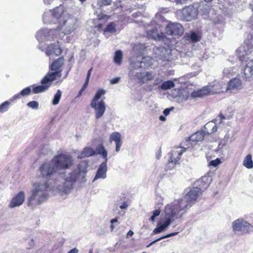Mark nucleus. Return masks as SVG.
<instances>
[{"label": "nucleus", "mask_w": 253, "mask_h": 253, "mask_svg": "<svg viewBox=\"0 0 253 253\" xmlns=\"http://www.w3.org/2000/svg\"><path fill=\"white\" fill-rule=\"evenodd\" d=\"M87 167V162L83 161L78 164L77 169L60 173L61 183H57V189L65 193H69L75 182L77 181H84Z\"/></svg>", "instance_id": "obj_1"}, {"label": "nucleus", "mask_w": 253, "mask_h": 253, "mask_svg": "<svg viewBox=\"0 0 253 253\" xmlns=\"http://www.w3.org/2000/svg\"><path fill=\"white\" fill-rule=\"evenodd\" d=\"M201 194V188L193 187L182 198L178 200L174 201L169 205L171 206V208L176 212L175 214L176 216L180 215L182 217Z\"/></svg>", "instance_id": "obj_2"}, {"label": "nucleus", "mask_w": 253, "mask_h": 253, "mask_svg": "<svg viewBox=\"0 0 253 253\" xmlns=\"http://www.w3.org/2000/svg\"><path fill=\"white\" fill-rule=\"evenodd\" d=\"M49 184L45 180L34 183L31 195L27 199V205L33 209L44 202L48 196Z\"/></svg>", "instance_id": "obj_3"}, {"label": "nucleus", "mask_w": 253, "mask_h": 253, "mask_svg": "<svg viewBox=\"0 0 253 253\" xmlns=\"http://www.w3.org/2000/svg\"><path fill=\"white\" fill-rule=\"evenodd\" d=\"M68 13L65 10L63 5H60L52 10H49L44 12L43 15V21L45 24H60V21H62Z\"/></svg>", "instance_id": "obj_4"}, {"label": "nucleus", "mask_w": 253, "mask_h": 253, "mask_svg": "<svg viewBox=\"0 0 253 253\" xmlns=\"http://www.w3.org/2000/svg\"><path fill=\"white\" fill-rule=\"evenodd\" d=\"M176 212L171 208V206L168 205L166 207L164 217L158 223L157 227L153 230V234H156L161 233L173 221L182 217L180 215L176 216Z\"/></svg>", "instance_id": "obj_5"}, {"label": "nucleus", "mask_w": 253, "mask_h": 253, "mask_svg": "<svg viewBox=\"0 0 253 253\" xmlns=\"http://www.w3.org/2000/svg\"><path fill=\"white\" fill-rule=\"evenodd\" d=\"M61 77L60 71L48 73L41 80V85L33 87V92L34 94H38L46 91L51 85L53 81L59 79Z\"/></svg>", "instance_id": "obj_6"}, {"label": "nucleus", "mask_w": 253, "mask_h": 253, "mask_svg": "<svg viewBox=\"0 0 253 253\" xmlns=\"http://www.w3.org/2000/svg\"><path fill=\"white\" fill-rule=\"evenodd\" d=\"M77 22L76 17L68 14L62 21H60L57 28L61 30L64 34H69L77 28Z\"/></svg>", "instance_id": "obj_7"}, {"label": "nucleus", "mask_w": 253, "mask_h": 253, "mask_svg": "<svg viewBox=\"0 0 253 253\" xmlns=\"http://www.w3.org/2000/svg\"><path fill=\"white\" fill-rule=\"evenodd\" d=\"M252 31L245 40L244 44L240 46L237 52L241 60H245V56L252 53L253 49V26L252 24Z\"/></svg>", "instance_id": "obj_8"}, {"label": "nucleus", "mask_w": 253, "mask_h": 253, "mask_svg": "<svg viewBox=\"0 0 253 253\" xmlns=\"http://www.w3.org/2000/svg\"><path fill=\"white\" fill-rule=\"evenodd\" d=\"M52 160L57 170L69 169L74 163L73 158L67 154L56 155Z\"/></svg>", "instance_id": "obj_9"}, {"label": "nucleus", "mask_w": 253, "mask_h": 253, "mask_svg": "<svg viewBox=\"0 0 253 253\" xmlns=\"http://www.w3.org/2000/svg\"><path fill=\"white\" fill-rule=\"evenodd\" d=\"M39 170L43 177L50 179L54 177L57 169L51 160L42 164L40 167Z\"/></svg>", "instance_id": "obj_10"}, {"label": "nucleus", "mask_w": 253, "mask_h": 253, "mask_svg": "<svg viewBox=\"0 0 253 253\" xmlns=\"http://www.w3.org/2000/svg\"><path fill=\"white\" fill-rule=\"evenodd\" d=\"M232 227L235 232H239L242 234L253 232V226L242 219H238L233 222Z\"/></svg>", "instance_id": "obj_11"}, {"label": "nucleus", "mask_w": 253, "mask_h": 253, "mask_svg": "<svg viewBox=\"0 0 253 253\" xmlns=\"http://www.w3.org/2000/svg\"><path fill=\"white\" fill-rule=\"evenodd\" d=\"M57 33V31L55 29L42 28L37 32L36 38L40 42L51 41L56 37Z\"/></svg>", "instance_id": "obj_12"}, {"label": "nucleus", "mask_w": 253, "mask_h": 253, "mask_svg": "<svg viewBox=\"0 0 253 253\" xmlns=\"http://www.w3.org/2000/svg\"><path fill=\"white\" fill-rule=\"evenodd\" d=\"M177 14L181 19L189 21L197 16V11L193 6H189L177 11Z\"/></svg>", "instance_id": "obj_13"}, {"label": "nucleus", "mask_w": 253, "mask_h": 253, "mask_svg": "<svg viewBox=\"0 0 253 253\" xmlns=\"http://www.w3.org/2000/svg\"><path fill=\"white\" fill-rule=\"evenodd\" d=\"M165 34L171 36H181L184 32L182 25L178 23H169L165 29Z\"/></svg>", "instance_id": "obj_14"}, {"label": "nucleus", "mask_w": 253, "mask_h": 253, "mask_svg": "<svg viewBox=\"0 0 253 253\" xmlns=\"http://www.w3.org/2000/svg\"><path fill=\"white\" fill-rule=\"evenodd\" d=\"M220 86L221 85L219 83H216L213 85L210 84L209 85L200 89L199 91L200 92V94H201V97L205 95L213 94L222 91Z\"/></svg>", "instance_id": "obj_15"}, {"label": "nucleus", "mask_w": 253, "mask_h": 253, "mask_svg": "<svg viewBox=\"0 0 253 253\" xmlns=\"http://www.w3.org/2000/svg\"><path fill=\"white\" fill-rule=\"evenodd\" d=\"M220 86L221 85L219 83H216L213 85L210 84L209 85L200 89L199 91L200 92V94H201V97L205 95L213 94L222 91Z\"/></svg>", "instance_id": "obj_16"}, {"label": "nucleus", "mask_w": 253, "mask_h": 253, "mask_svg": "<svg viewBox=\"0 0 253 253\" xmlns=\"http://www.w3.org/2000/svg\"><path fill=\"white\" fill-rule=\"evenodd\" d=\"M25 200V193L24 191H20L14 196L8 204L10 209H14L21 206Z\"/></svg>", "instance_id": "obj_17"}, {"label": "nucleus", "mask_w": 253, "mask_h": 253, "mask_svg": "<svg viewBox=\"0 0 253 253\" xmlns=\"http://www.w3.org/2000/svg\"><path fill=\"white\" fill-rule=\"evenodd\" d=\"M90 106L95 110L96 119H98L103 116L106 110L105 102L103 100H100L98 102H91Z\"/></svg>", "instance_id": "obj_18"}, {"label": "nucleus", "mask_w": 253, "mask_h": 253, "mask_svg": "<svg viewBox=\"0 0 253 253\" xmlns=\"http://www.w3.org/2000/svg\"><path fill=\"white\" fill-rule=\"evenodd\" d=\"M186 149L184 147L176 148L171 151L169 153V162L173 165H175L179 161L180 157L183 152H185Z\"/></svg>", "instance_id": "obj_19"}, {"label": "nucleus", "mask_w": 253, "mask_h": 253, "mask_svg": "<svg viewBox=\"0 0 253 253\" xmlns=\"http://www.w3.org/2000/svg\"><path fill=\"white\" fill-rule=\"evenodd\" d=\"M135 77L141 84H144L149 81H152L155 76L150 72H139L135 74Z\"/></svg>", "instance_id": "obj_20"}, {"label": "nucleus", "mask_w": 253, "mask_h": 253, "mask_svg": "<svg viewBox=\"0 0 253 253\" xmlns=\"http://www.w3.org/2000/svg\"><path fill=\"white\" fill-rule=\"evenodd\" d=\"M170 50L164 47L157 48L155 50L156 58H159L162 60H169L170 58Z\"/></svg>", "instance_id": "obj_21"}, {"label": "nucleus", "mask_w": 253, "mask_h": 253, "mask_svg": "<svg viewBox=\"0 0 253 253\" xmlns=\"http://www.w3.org/2000/svg\"><path fill=\"white\" fill-rule=\"evenodd\" d=\"M242 88V82L240 80L237 78L232 79L228 84L226 89V92H232L234 91L239 90Z\"/></svg>", "instance_id": "obj_22"}, {"label": "nucleus", "mask_w": 253, "mask_h": 253, "mask_svg": "<svg viewBox=\"0 0 253 253\" xmlns=\"http://www.w3.org/2000/svg\"><path fill=\"white\" fill-rule=\"evenodd\" d=\"M107 162H102L98 168L96 175L93 179V182L97 179H105L106 176V172L107 171Z\"/></svg>", "instance_id": "obj_23"}, {"label": "nucleus", "mask_w": 253, "mask_h": 253, "mask_svg": "<svg viewBox=\"0 0 253 253\" xmlns=\"http://www.w3.org/2000/svg\"><path fill=\"white\" fill-rule=\"evenodd\" d=\"M147 36L156 41H163L164 38V34L161 32V29L159 30L158 28L148 30Z\"/></svg>", "instance_id": "obj_24"}, {"label": "nucleus", "mask_w": 253, "mask_h": 253, "mask_svg": "<svg viewBox=\"0 0 253 253\" xmlns=\"http://www.w3.org/2000/svg\"><path fill=\"white\" fill-rule=\"evenodd\" d=\"M58 43V42H57V43L50 44L47 48L46 54L49 56L52 55L58 56L60 55L62 53V51Z\"/></svg>", "instance_id": "obj_25"}, {"label": "nucleus", "mask_w": 253, "mask_h": 253, "mask_svg": "<svg viewBox=\"0 0 253 253\" xmlns=\"http://www.w3.org/2000/svg\"><path fill=\"white\" fill-rule=\"evenodd\" d=\"M153 60L150 56L144 57L140 61L133 64V67L135 68H148L153 64Z\"/></svg>", "instance_id": "obj_26"}, {"label": "nucleus", "mask_w": 253, "mask_h": 253, "mask_svg": "<svg viewBox=\"0 0 253 253\" xmlns=\"http://www.w3.org/2000/svg\"><path fill=\"white\" fill-rule=\"evenodd\" d=\"M244 69V77L246 80H250L253 76V60L247 61Z\"/></svg>", "instance_id": "obj_27"}, {"label": "nucleus", "mask_w": 253, "mask_h": 253, "mask_svg": "<svg viewBox=\"0 0 253 253\" xmlns=\"http://www.w3.org/2000/svg\"><path fill=\"white\" fill-rule=\"evenodd\" d=\"M64 62V59L63 57H59L56 60L54 61L50 66L51 70L55 72L60 71L61 74L62 71L60 69V68L63 65Z\"/></svg>", "instance_id": "obj_28"}, {"label": "nucleus", "mask_w": 253, "mask_h": 253, "mask_svg": "<svg viewBox=\"0 0 253 253\" xmlns=\"http://www.w3.org/2000/svg\"><path fill=\"white\" fill-rule=\"evenodd\" d=\"M184 38L186 40L192 42H197L200 41L201 37L198 33L194 31H191L190 33H186Z\"/></svg>", "instance_id": "obj_29"}, {"label": "nucleus", "mask_w": 253, "mask_h": 253, "mask_svg": "<svg viewBox=\"0 0 253 253\" xmlns=\"http://www.w3.org/2000/svg\"><path fill=\"white\" fill-rule=\"evenodd\" d=\"M96 151L97 154L101 155L102 158L104 159L105 161L103 162H107V151L103 144H99L96 148Z\"/></svg>", "instance_id": "obj_30"}, {"label": "nucleus", "mask_w": 253, "mask_h": 253, "mask_svg": "<svg viewBox=\"0 0 253 253\" xmlns=\"http://www.w3.org/2000/svg\"><path fill=\"white\" fill-rule=\"evenodd\" d=\"M95 154V151L90 147H85L81 154L78 156V158L82 159L85 157H88L92 156Z\"/></svg>", "instance_id": "obj_31"}, {"label": "nucleus", "mask_w": 253, "mask_h": 253, "mask_svg": "<svg viewBox=\"0 0 253 253\" xmlns=\"http://www.w3.org/2000/svg\"><path fill=\"white\" fill-rule=\"evenodd\" d=\"M205 133L211 134L217 130V127L214 122L211 121L205 125Z\"/></svg>", "instance_id": "obj_32"}, {"label": "nucleus", "mask_w": 253, "mask_h": 253, "mask_svg": "<svg viewBox=\"0 0 253 253\" xmlns=\"http://www.w3.org/2000/svg\"><path fill=\"white\" fill-rule=\"evenodd\" d=\"M190 96V93L187 90H181L177 97L176 100L179 103H181L186 101Z\"/></svg>", "instance_id": "obj_33"}, {"label": "nucleus", "mask_w": 253, "mask_h": 253, "mask_svg": "<svg viewBox=\"0 0 253 253\" xmlns=\"http://www.w3.org/2000/svg\"><path fill=\"white\" fill-rule=\"evenodd\" d=\"M203 131H197L192 134L190 137L189 140L192 141H200L203 140L204 137Z\"/></svg>", "instance_id": "obj_34"}, {"label": "nucleus", "mask_w": 253, "mask_h": 253, "mask_svg": "<svg viewBox=\"0 0 253 253\" xmlns=\"http://www.w3.org/2000/svg\"><path fill=\"white\" fill-rule=\"evenodd\" d=\"M243 166L247 169H252L253 168V162L252 156L251 154H248L244 159L243 161Z\"/></svg>", "instance_id": "obj_35"}, {"label": "nucleus", "mask_w": 253, "mask_h": 253, "mask_svg": "<svg viewBox=\"0 0 253 253\" xmlns=\"http://www.w3.org/2000/svg\"><path fill=\"white\" fill-rule=\"evenodd\" d=\"M174 86V84L172 81H167L162 84L160 86V88L162 90H165L172 88Z\"/></svg>", "instance_id": "obj_36"}, {"label": "nucleus", "mask_w": 253, "mask_h": 253, "mask_svg": "<svg viewBox=\"0 0 253 253\" xmlns=\"http://www.w3.org/2000/svg\"><path fill=\"white\" fill-rule=\"evenodd\" d=\"M122 58H123L122 51L120 50L116 51L115 52V56L114 57V61L115 62V63L116 64L120 65L122 63Z\"/></svg>", "instance_id": "obj_37"}, {"label": "nucleus", "mask_w": 253, "mask_h": 253, "mask_svg": "<svg viewBox=\"0 0 253 253\" xmlns=\"http://www.w3.org/2000/svg\"><path fill=\"white\" fill-rule=\"evenodd\" d=\"M110 141H114L115 143L121 141V135L118 132L112 133L110 136Z\"/></svg>", "instance_id": "obj_38"}, {"label": "nucleus", "mask_w": 253, "mask_h": 253, "mask_svg": "<svg viewBox=\"0 0 253 253\" xmlns=\"http://www.w3.org/2000/svg\"><path fill=\"white\" fill-rule=\"evenodd\" d=\"M116 24L112 22L109 23L104 29V32H108L110 33H114L116 32Z\"/></svg>", "instance_id": "obj_39"}, {"label": "nucleus", "mask_w": 253, "mask_h": 253, "mask_svg": "<svg viewBox=\"0 0 253 253\" xmlns=\"http://www.w3.org/2000/svg\"><path fill=\"white\" fill-rule=\"evenodd\" d=\"M61 91L59 89H58L54 96V98L52 101V105H56L59 103L61 97Z\"/></svg>", "instance_id": "obj_40"}, {"label": "nucleus", "mask_w": 253, "mask_h": 253, "mask_svg": "<svg viewBox=\"0 0 253 253\" xmlns=\"http://www.w3.org/2000/svg\"><path fill=\"white\" fill-rule=\"evenodd\" d=\"M178 233V232H173V233H170V234H167L165 236H162L160 238L154 240V241L152 242L151 243H150V244H149L147 247H150L151 245H152L153 244L156 243V242L163 239H165V238H168V237H171V236H175V235H176Z\"/></svg>", "instance_id": "obj_41"}, {"label": "nucleus", "mask_w": 253, "mask_h": 253, "mask_svg": "<svg viewBox=\"0 0 253 253\" xmlns=\"http://www.w3.org/2000/svg\"><path fill=\"white\" fill-rule=\"evenodd\" d=\"M105 91L104 89H99L95 94L91 102H98V100L101 98V96L105 94Z\"/></svg>", "instance_id": "obj_42"}, {"label": "nucleus", "mask_w": 253, "mask_h": 253, "mask_svg": "<svg viewBox=\"0 0 253 253\" xmlns=\"http://www.w3.org/2000/svg\"><path fill=\"white\" fill-rule=\"evenodd\" d=\"M163 198L160 196H157L156 199L155 208L156 209L160 210V208L163 206Z\"/></svg>", "instance_id": "obj_43"}, {"label": "nucleus", "mask_w": 253, "mask_h": 253, "mask_svg": "<svg viewBox=\"0 0 253 253\" xmlns=\"http://www.w3.org/2000/svg\"><path fill=\"white\" fill-rule=\"evenodd\" d=\"M10 104L9 101H6L0 105V112L3 113L7 111Z\"/></svg>", "instance_id": "obj_44"}, {"label": "nucleus", "mask_w": 253, "mask_h": 253, "mask_svg": "<svg viewBox=\"0 0 253 253\" xmlns=\"http://www.w3.org/2000/svg\"><path fill=\"white\" fill-rule=\"evenodd\" d=\"M161 211L159 209H156L153 212V215L150 218V221L154 222L155 221V217L159 216L160 214Z\"/></svg>", "instance_id": "obj_45"}, {"label": "nucleus", "mask_w": 253, "mask_h": 253, "mask_svg": "<svg viewBox=\"0 0 253 253\" xmlns=\"http://www.w3.org/2000/svg\"><path fill=\"white\" fill-rule=\"evenodd\" d=\"M161 211L159 209H156L153 212V215L150 218V221L154 222L155 221V217L159 216L160 214Z\"/></svg>", "instance_id": "obj_46"}, {"label": "nucleus", "mask_w": 253, "mask_h": 253, "mask_svg": "<svg viewBox=\"0 0 253 253\" xmlns=\"http://www.w3.org/2000/svg\"><path fill=\"white\" fill-rule=\"evenodd\" d=\"M27 105L32 109H37L39 108V104L36 101H32L28 102Z\"/></svg>", "instance_id": "obj_47"}, {"label": "nucleus", "mask_w": 253, "mask_h": 253, "mask_svg": "<svg viewBox=\"0 0 253 253\" xmlns=\"http://www.w3.org/2000/svg\"><path fill=\"white\" fill-rule=\"evenodd\" d=\"M31 92V87L28 86L22 89L20 93L22 96H25L30 94Z\"/></svg>", "instance_id": "obj_48"}, {"label": "nucleus", "mask_w": 253, "mask_h": 253, "mask_svg": "<svg viewBox=\"0 0 253 253\" xmlns=\"http://www.w3.org/2000/svg\"><path fill=\"white\" fill-rule=\"evenodd\" d=\"M112 0H101L99 2L98 4L100 6H104L109 5L111 4Z\"/></svg>", "instance_id": "obj_49"}, {"label": "nucleus", "mask_w": 253, "mask_h": 253, "mask_svg": "<svg viewBox=\"0 0 253 253\" xmlns=\"http://www.w3.org/2000/svg\"><path fill=\"white\" fill-rule=\"evenodd\" d=\"M220 163H221V161H220V159L218 158H217L215 160L211 161L210 162L209 165L211 166L216 167Z\"/></svg>", "instance_id": "obj_50"}, {"label": "nucleus", "mask_w": 253, "mask_h": 253, "mask_svg": "<svg viewBox=\"0 0 253 253\" xmlns=\"http://www.w3.org/2000/svg\"><path fill=\"white\" fill-rule=\"evenodd\" d=\"M190 96L192 98L201 97V94H200L199 90L197 91H194L191 93Z\"/></svg>", "instance_id": "obj_51"}, {"label": "nucleus", "mask_w": 253, "mask_h": 253, "mask_svg": "<svg viewBox=\"0 0 253 253\" xmlns=\"http://www.w3.org/2000/svg\"><path fill=\"white\" fill-rule=\"evenodd\" d=\"M120 77H116L113 78L110 80V84H118L120 82Z\"/></svg>", "instance_id": "obj_52"}, {"label": "nucleus", "mask_w": 253, "mask_h": 253, "mask_svg": "<svg viewBox=\"0 0 253 253\" xmlns=\"http://www.w3.org/2000/svg\"><path fill=\"white\" fill-rule=\"evenodd\" d=\"M231 68H227L224 69L223 71V74L224 76L226 77H229L231 74Z\"/></svg>", "instance_id": "obj_53"}, {"label": "nucleus", "mask_w": 253, "mask_h": 253, "mask_svg": "<svg viewBox=\"0 0 253 253\" xmlns=\"http://www.w3.org/2000/svg\"><path fill=\"white\" fill-rule=\"evenodd\" d=\"M109 17H110L107 15H102L99 16L98 20L100 21L103 20L106 21L109 18Z\"/></svg>", "instance_id": "obj_54"}, {"label": "nucleus", "mask_w": 253, "mask_h": 253, "mask_svg": "<svg viewBox=\"0 0 253 253\" xmlns=\"http://www.w3.org/2000/svg\"><path fill=\"white\" fill-rule=\"evenodd\" d=\"M21 96H22L20 94V93L16 94L10 99V100L11 101H13L15 100H17L20 98Z\"/></svg>", "instance_id": "obj_55"}, {"label": "nucleus", "mask_w": 253, "mask_h": 253, "mask_svg": "<svg viewBox=\"0 0 253 253\" xmlns=\"http://www.w3.org/2000/svg\"><path fill=\"white\" fill-rule=\"evenodd\" d=\"M122 141L116 142V149L115 150L117 152H118L120 150L121 147L122 145Z\"/></svg>", "instance_id": "obj_56"}, {"label": "nucleus", "mask_w": 253, "mask_h": 253, "mask_svg": "<svg viewBox=\"0 0 253 253\" xmlns=\"http://www.w3.org/2000/svg\"><path fill=\"white\" fill-rule=\"evenodd\" d=\"M162 82V80L160 78H157L155 79L154 82H153V85H157L159 84L160 83H161Z\"/></svg>", "instance_id": "obj_57"}, {"label": "nucleus", "mask_w": 253, "mask_h": 253, "mask_svg": "<svg viewBox=\"0 0 253 253\" xmlns=\"http://www.w3.org/2000/svg\"><path fill=\"white\" fill-rule=\"evenodd\" d=\"M128 205L126 202H124L120 206V208L122 210H126L127 209Z\"/></svg>", "instance_id": "obj_58"}, {"label": "nucleus", "mask_w": 253, "mask_h": 253, "mask_svg": "<svg viewBox=\"0 0 253 253\" xmlns=\"http://www.w3.org/2000/svg\"><path fill=\"white\" fill-rule=\"evenodd\" d=\"M88 82L89 80H87V79H86L84 84L82 86V90H85L86 89L88 84Z\"/></svg>", "instance_id": "obj_59"}, {"label": "nucleus", "mask_w": 253, "mask_h": 253, "mask_svg": "<svg viewBox=\"0 0 253 253\" xmlns=\"http://www.w3.org/2000/svg\"><path fill=\"white\" fill-rule=\"evenodd\" d=\"M92 70V68H91L87 72V76H86V79H87V80H89V78H90V75H91V71Z\"/></svg>", "instance_id": "obj_60"}, {"label": "nucleus", "mask_w": 253, "mask_h": 253, "mask_svg": "<svg viewBox=\"0 0 253 253\" xmlns=\"http://www.w3.org/2000/svg\"><path fill=\"white\" fill-rule=\"evenodd\" d=\"M171 109H168V108L165 109L164 111H163L164 114L165 116L168 115L169 114V112Z\"/></svg>", "instance_id": "obj_61"}, {"label": "nucleus", "mask_w": 253, "mask_h": 253, "mask_svg": "<svg viewBox=\"0 0 253 253\" xmlns=\"http://www.w3.org/2000/svg\"><path fill=\"white\" fill-rule=\"evenodd\" d=\"M78 250L77 248H75L70 250L69 252H68V253H78Z\"/></svg>", "instance_id": "obj_62"}, {"label": "nucleus", "mask_w": 253, "mask_h": 253, "mask_svg": "<svg viewBox=\"0 0 253 253\" xmlns=\"http://www.w3.org/2000/svg\"><path fill=\"white\" fill-rule=\"evenodd\" d=\"M187 0H175L177 4H182L186 2Z\"/></svg>", "instance_id": "obj_63"}, {"label": "nucleus", "mask_w": 253, "mask_h": 253, "mask_svg": "<svg viewBox=\"0 0 253 253\" xmlns=\"http://www.w3.org/2000/svg\"><path fill=\"white\" fill-rule=\"evenodd\" d=\"M118 222V218H115L111 220L110 222L112 224H114L115 223H117Z\"/></svg>", "instance_id": "obj_64"}]
</instances>
